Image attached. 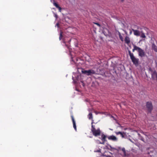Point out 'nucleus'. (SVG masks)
<instances>
[{
    "mask_svg": "<svg viewBox=\"0 0 157 157\" xmlns=\"http://www.w3.org/2000/svg\"><path fill=\"white\" fill-rule=\"evenodd\" d=\"M133 49H132V52H134L135 51H136L138 53L139 56L141 57L145 56V53L144 51L140 48L137 46L135 44H133Z\"/></svg>",
    "mask_w": 157,
    "mask_h": 157,
    "instance_id": "obj_1",
    "label": "nucleus"
},
{
    "mask_svg": "<svg viewBox=\"0 0 157 157\" xmlns=\"http://www.w3.org/2000/svg\"><path fill=\"white\" fill-rule=\"evenodd\" d=\"M128 52L132 62L136 66H137L139 64V59L135 58L133 53H132L130 50H128Z\"/></svg>",
    "mask_w": 157,
    "mask_h": 157,
    "instance_id": "obj_2",
    "label": "nucleus"
},
{
    "mask_svg": "<svg viewBox=\"0 0 157 157\" xmlns=\"http://www.w3.org/2000/svg\"><path fill=\"white\" fill-rule=\"evenodd\" d=\"M91 127V131L92 132L94 135L95 136H97L100 135L101 131L99 128L96 130L94 126L93 125V124L92 125Z\"/></svg>",
    "mask_w": 157,
    "mask_h": 157,
    "instance_id": "obj_3",
    "label": "nucleus"
},
{
    "mask_svg": "<svg viewBox=\"0 0 157 157\" xmlns=\"http://www.w3.org/2000/svg\"><path fill=\"white\" fill-rule=\"evenodd\" d=\"M83 74H86L87 75H91L96 73L95 71L93 70H83L82 71Z\"/></svg>",
    "mask_w": 157,
    "mask_h": 157,
    "instance_id": "obj_4",
    "label": "nucleus"
},
{
    "mask_svg": "<svg viewBox=\"0 0 157 157\" xmlns=\"http://www.w3.org/2000/svg\"><path fill=\"white\" fill-rule=\"evenodd\" d=\"M146 108L148 111L151 113L153 109V106L151 102H147L146 104Z\"/></svg>",
    "mask_w": 157,
    "mask_h": 157,
    "instance_id": "obj_5",
    "label": "nucleus"
},
{
    "mask_svg": "<svg viewBox=\"0 0 157 157\" xmlns=\"http://www.w3.org/2000/svg\"><path fill=\"white\" fill-rule=\"evenodd\" d=\"M132 30L133 31L134 35L136 36H139L140 35L141 31L138 30H135L133 29H132Z\"/></svg>",
    "mask_w": 157,
    "mask_h": 157,
    "instance_id": "obj_6",
    "label": "nucleus"
},
{
    "mask_svg": "<svg viewBox=\"0 0 157 157\" xmlns=\"http://www.w3.org/2000/svg\"><path fill=\"white\" fill-rule=\"evenodd\" d=\"M72 120V121L73 124V127L75 129V130L76 131H77V128H76V123L75 121V120L74 119V117L73 115H71V116Z\"/></svg>",
    "mask_w": 157,
    "mask_h": 157,
    "instance_id": "obj_7",
    "label": "nucleus"
},
{
    "mask_svg": "<svg viewBox=\"0 0 157 157\" xmlns=\"http://www.w3.org/2000/svg\"><path fill=\"white\" fill-rule=\"evenodd\" d=\"M108 139L109 140H111L113 141H116L117 140V137L113 135L109 136L108 137Z\"/></svg>",
    "mask_w": 157,
    "mask_h": 157,
    "instance_id": "obj_8",
    "label": "nucleus"
},
{
    "mask_svg": "<svg viewBox=\"0 0 157 157\" xmlns=\"http://www.w3.org/2000/svg\"><path fill=\"white\" fill-rule=\"evenodd\" d=\"M88 117L89 120H91L92 122L91 124L92 125L94 123V120H93V117L91 113H90L88 115Z\"/></svg>",
    "mask_w": 157,
    "mask_h": 157,
    "instance_id": "obj_9",
    "label": "nucleus"
},
{
    "mask_svg": "<svg viewBox=\"0 0 157 157\" xmlns=\"http://www.w3.org/2000/svg\"><path fill=\"white\" fill-rule=\"evenodd\" d=\"M115 132L117 135H118L119 134L121 135V136L122 138H124V137L125 134L124 132Z\"/></svg>",
    "mask_w": 157,
    "mask_h": 157,
    "instance_id": "obj_10",
    "label": "nucleus"
},
{
    "mask_svg": "<svg viewBox=\"0 0 157 157\" xmlns=\"http://www.w3.org/2000/svg\"><path fill=\"white\" fill-rule=\"evenodd\" d=\"M101 140H102V141H103V143H101V144H104V143H105V142L106 141V136H105V135H104V134H102L101 135Z\"/></svg>",
    "mask_w": 157,
    "mask_h": 157,
    "instance_id": "obj_11",
    "label": "nucleus"
},
{
    "mask_svg": "<svg viewBox=\"0 0 157 157\" xmlns=\"http://www.w3.org/2000/svg\"><path fill=\"white\" fill-rule=\"evenodd\" d=\"M124 41L125 43L128 44L130 42V40L129 37L126 36L125 38Z\"/></svg>",
    "mask_w": 157,
    "mask_h": 157,
    "instance_id": "obj_12",
    "label": "nucleus"
},
{
    "mask_svg": "<svg viewBox=\"0 0 157 157\" xmlns=\"http://www.w3.org/2000/svg\"><path fill=\"white\" fill-rule=\"evenodd\" d=\"M152 48L155 52H157V46L154 43L152 44Z\"/></svg>",
    "mask_w": 157,
    "mask_h": 157,
    "instance_id": "obj_13",
    "label": "nucleus"
},
{
    "mask_svg": "<svg viewBox=\"0 0 157 157\" xmlns=\"http://www.w3.org/2000/svg\"><path fill=\"white\" fill-rule=\"evenodd\" d=\"M54 5L56 7V8H58L60 12H61V7H60L58 4L56 3V2H54L53 3Z\"/></svg>",
    "mask_w": 157,
    "mask_h": 157,
    "instance_id": "obj_14",
    "label": "nucleus"
},
{
    "mask_svg": "<svg viewBox=\"0 0 157 157\" xmlns=\"http://www.w3.org/2000/svg\"><path fill=\"white\" fill-rule=\"evenodd\" d=\"M140 36L141 37H142L143 38H145L146 37V36L145 35L144 33L142 31H141V34Z\"/></svg>",
    "mask_w": 157,
    "mask_h": 157,
    "instance_id": "obj_15",
    "label": "nucleus"
},
{
    "mask_svg": "<svg viewBox=\"0 0 157 157\" xmlns=\"http://www.w3.org/2000/svg\"><path fill=\"white\" fill-rule=\"evenodd\" d=\"M121 150L123 152V154H124L123 156H126V151H125V148L124 147L122 148Z\"/></svg>",
    "mask_w": 157,
    "mask_h": 157,
    "instance_id": "obj_16",
    "label": "nucleus"
},
{
    "mask_svg": "<svg viewBox=\"0 0 157 157\" xmlns=\"http://www.w3.org/2000/svg\"><path fill=\"white\" fill-rule=\"evenodd\" d=\"M118 34H119V36L120 39V40H121L122 41H123V38L122 36L121 35V33L119 32H118Z\"/></svg>",
    "mask_w": 157,
    "mask_h": 157,
    "instance_id": "obj_17",
    "label": "nucleus"
},
{
    "mask_svg": "<svg viewBox=\"0 0 157 157\" xmlns=\"http://www.w3.org/2000/svg\"><path fill=\"white\" fill-rule=\"evenodd\" d=\"M62 37H63V35L62 34V32H61V33L60 34V35H59V39L60 40H61Z\"/></svg>",
    "mask_w": 157,
    "mask_h": 157,
    "instance_id": "obj_18",
    "label": "nucleus"
},
{
    "mask_svg": "<svg viewBox=\"0 0 157 157\" xmlns=\"http://www.w3.org/2000/svg\"><path fill=\"white\" fill-rule=\"evenodd\" d=\"M94 23L96 24L98 26L100 27V24L98 23L94 22Z\"/></svg>",
    "mask_w": 157,
    "mask_h": 157,
    "instance_id": "obj_19",
    "label": "nucleus"
},
{
    "mask_svg": "<svg viewBox=\"0 0 157 157\" xmlns=\"http://www.w3.org/2000/svg\"><path fill=\"white\" fill-rule=\"evenodd\" d=\"M137 29H140V30H141L142 29V28L140 27H138V26H137Z\"/></svg>",
    "mask_w": 157,
    "mask_h": 157,
    "instance_id": "obj_20",
    "label": "nucleus"
},
{
    "mask_svg": "<svg viewBox=\"0 0 157 157\" xmlns=\"http://www.w3.org/2000/svg\"><path fill=\"white\" fill-rule=\"evenodd\" d=\"M118 149H117V151L121 150V148L120 147H119Z\"/></svg>",
    "mask_w": 157,
    "mask_h": 157,
    "instance_id": "obj_21",
    "label": "nucleus"
},
{
    "mask_svg": "<svg viewBox=\"0 0 157 157\" xmlns=\"http://www.w3.org/2000/svg\"><path fill=\"white\" fill-rule=\"evenodd\" d=\"M129 30H130L129 34L130 35H131L132 34V31L130 29Z\"/></svg>",
    "mask_w": 157,
    "mask_h": 157,
    "instance_id": "obj_22",
    "label": "nucleus"
},
{
    "mask_svg": "<svg viewBox=\"0 0 157 157\" xmlns=\"http://www.w3.org/2000/svg\"><path fill=\"white\" fill-rule=\"evenodd\" d=\"M115 121H116V123L117 124H119V123H118V122L117 121V120H116V119H115Z\"/></svg>",
    "mask_w": 157,
    "mask_h": 157,
    "instance_id": "obj_23",
    "label": "nucleus"
},
{
    "mask_svg": "<svg viewBox=\"0 0 157 157\" xmlns=\"http://www.w3.org/2000/svg\"><path fill=\"white\" fill-rule=\"evenodd\" d=\"M56 25H57L58 27H59V24H58V23H57V24H56Z\"/></svg>",
    "mask_w": 157,
    "mask_h": 157,
    "instance_id": "obj_24",
    "label": "nucleus"
},
{
    "mask_svg": "<svg viewBox=\"0 0 157 157\" xmlns=\"http://www.w3.org/2000/svg\"><path fill=\"white\" fill-rule=\"evenodd\" d=\"M96 152H100V151L99 150H98L97 151H96Z\"/></svg>",
    "mask_w": 157,
    "mask_h": 157,
    "instance_id": "obj_25",
    "label": "nucleus"
},
{
    "mask_svg": "<svg viewBox=\"0 0 157 157\" xmlns=\"http://www.w3.org/2000/svg\"><path fill=\"white\" fill-rule=\"evenodd\" d=\"M66 45V46H67V48H69V47H68V46H67V45Z\"/></svg>",
    "mask_w": 157,
    "mask_h": 157,
    "instance_id": "obj_26",
    "label": "nucleus"
},
{
    "mask_svg": "<svg viewBox=\"0 0 157 157\" xmlns=\"http://www.w3.org/2000/svg\"><path fill=\"white\" fill-rule=\"evenodd\" d=\"M122 2H123L124 1V0H121Z\"/></svg>",
    "mask_w": 157,
    "mask_h": 157,
    "instance_id": "obj_27",
    "label": "nucleus"
}]
</instances>
